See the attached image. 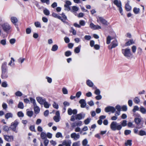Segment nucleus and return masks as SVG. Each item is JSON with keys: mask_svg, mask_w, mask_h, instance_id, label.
Returning a JSON list of instances; mask_svg holds the SVG:
<instances>
[{"mask_svg": "<svg viewBox=\"0 0 146 146\" xmlns=\"http://www.w3.org/2000/svg\"><path fill=\"white\" fill-rule=\"evenodd\" d=\"M121 52L125 57L128 59H131L133 57V54L130 49L129 48L122 49Z\"/></svg>", "mask_w": 146, "mask_h": 146, "instance_id": "obj_1", "label": "nucleus"}, {"mask_svg": "<svg viewBox=\"0 0 146 146\" xmlns=\"http://www.w3.org/2000/svg\"><path fill=\"white\" fill-rule=\"evenodd\" d=\"M110 128L113 131L116 130L119 131L121 129V126L119 123L116 121H112L110 125Z\"/></svg>", "mask_w": 146, "mask_h": 146, "instance_id": "obj_2", "label": "nucleus"}, {"mask_svg": "<svg viewBox=\"0 0 146 146\" xmlns=\"http://www.w3.org/2000/svg\"><path fill=\"white\" fill-rule=\"evenodd\" d=\"M0 27L1 26L3 31L6 33L9 32L11 28V25L8 23L5 22L3 24L0 23Z\"/></svg>", "mask_w": 146, "mask_h": 146, "instance_id": "obj_3", "label": "nucleus"}, {"mask_svg": "<svg viewBox=\"0 0 146 146\" xmlns=\"http://www.w3.org/2000/svg\"><path fill=\"white\" fill-rule=\"evenodd\" d=\"M142 119V118L141 117L135 118L134 121L136 124L137 128L140 129L143 127V124L141 123Z\"/></svg>", "mask_w": 146, "mask_h": 146, "instance_id": "obj_4", "label": "nucleus"}, {"mask_svg": "<svg viewBox=\"0 0 146 146\" xmlns=\"http://www.w3.org/2000/svg\"><path fill=\"white\" fill-rule=\"evenodd\" d=\"M19 123V122L17 120H15L13 122H12L10 128L12 130L16 133L18 132V130L17 129V127Z\"/></svg>", "mask_w": 146, "mask_h": 146, "instance_id": "obj_5", "label": "nucleus"}, {"mask_svg": "<svg viewBox=\"0 0 146 146\" xmlns=\"http://www.w3.org/2000/svg\"><path fill=\"white\" fill-rule=\"evenodd\" d=\"M97 21L98 23L99 22H101L103 24L107 26L109 25V23L107 21L103 18L102 17H97Z\"/></svg>", "mask_w": 146, "mask_h": 146, "instance_id": "obj_6", "label": "nucleus"}, {"mask_svg": "<svg viewBox=\"0 0 146 146\" xmlns=\"http://www.w3.org/2000/svg\"><path fill=\"white\" fill-rule=\"evenodd\" d=\"M3 137L4 139L8 142H11L14 140V137L12 135H4Z\"/></svg>", "mask_w": 146, "mask_h": 146, "instance_id": "obj_7", "label": "nucleus"}, {"mask_svg": "<svg viewBox=\"0 0 146 146\" xmlns=\"http://www.w3.org/2000/svg\"><path fill=\"white\" fill-rule=\"evenodd\" d=\"M105 112L107 113L111 112L112 113H114L116 109L113 107L108 106L105 108Z\"/></svg>", "mask_w": 146, "mask_h": 146, "instance_id": "obj_8", "label": "nucleus"}, {"mask_svg": "<svg viewBox=\"0 0 146 146\" xmlns=\"http://www.w3.org/2000/svg\"><path fill=\"white\" fill-rule=\"evenodd\" d=\"M70 137L75 141H76L80 138V135L78 133H73L70 135Z\"/></svg>", "mask_w": 146, "mask_h": 146, "instance_id": "obj_9", "label": "nucleus"}, {"mask_svg": "<svg viewBox=\"0 0 146 146\" xmlns=\"http://www.w3.org/2000/svg\"><path fill=\"white\" fill-rule=\"evenodd\" d=\"M37 101L41 105H43L46 101V99L40 97H38L36 98Z\"/></svg>", "mask_w": 146, "mask_h": 146, "instance_id": "obj_10", "label": "nucleus"}, {"mask_svg": "<svg viewBox=\"0 0 146 146\" xmlns=\"http://www.w3.org/2000/svg\"><path fill=\"white\" fill-rule=\"evenodd\" d=\"M85 116V114L84 113H81L76 115H75V119H76L81 120L84 118Z\"/></svg>", "mask_w": 146, "mask_h": 146, "instance_id": "obj_11", "label": "nucleus"}, {"mask_svg": "<svg viewBox=\"0 0 146 146\" xmlns=\"http://www.w3.org/2000/svg\"><path fill=\"white\" fill-rule=\"evenodd\" d=\"M111 46H109V49H111L113 48H114L118 46V43L117 41L114 40H113L111 43Z\"/></svg>", "mask_w": 146, "mask_h": 146, "instance_id": "obj_12", "label": "nucleus"}, {"mask_svg": "<svg viewBox=\"0 0 146 146\" xmlns=\"http://www.w3.org/2000/svg\"><path fill=\"white\" fill-rule=\"evenodd\" d=\"M90 26L92 29L94 30H97L101 28V27L100 26L95 25L93 23H91L90 24Z\"/></svg>", "mask_w": 146, "mask_h": 146, "instance_id": "obj_13", "label": "nucleus"}, {"mask_svg": "<svg viewBox=\"0 0 146 146\" xmlns=\"http://www.w3.org/2000/svg\"><path fill=\"white\" fill-rule=\"evenodd\" d=\"M79 103L80 104V107L82 108H84L85 107L86 104L85 101L84 99H81L79 101Z\"/></svg>", "mask_w": 146, "mask_h": 146, "instance_id": "obj_14", "label": "nucleus"}, {"mask_svg": "<svg viewBox=\"0 0 146 146\" xmlns=\"http://www.w3.org/2000/svg\"><path fill=\"white\" fill-rule=\"evenodd\" d=\"M129 0L127 1V3L125 4V8L127 11H129L131 9V7L129 5Z\"/></svg>", "mask_w": 146, "mask_h": 146, "instance_id": "obj_15", "label": "nucleus"}, {"mask_svg": "<svg viewBox=\"0 0 146 146\" xmlns=\"http://www.w3.org/2000/svg\"><path fill=\"white\" fill-rule=\"evenodd\" d=\"M11 22L14 24L15 25L18 22V19L17 18L15 17L12 16L11 17Z\"/></svg>", "mask_w": 146, "mask_h": 146, "instance_id": "obj_16", "label": "nucleus"}, {"mask_svg": "<svg viewBox=\"0 0 146 146\" xmlns=\"http://www.w3.org/2000/svg\"><path fill=\"white\" fill-rule=\"evenodd\" d=\"M114 4L118 7L122 6L121 1L119 0H115L113 1Z\"/></svg>", "mask_w": 146, "mask_h": 146, "instance_id": "obj_17", "label": "nucleus"}, {"mask_svg": "<svg viewBox=\"0 0 146 146\" xmlns=\"http://www.w3.org/2000/svg\"><path fill=\"white\" fill-rule=\"evenodd\" d=\"M1 70L2 71H7V63L5 62H3L1 66Z\"/></svg>", "mask_w": 146, "mask_h": 146, "instance_id": "obj_18", "label": "nucleus"}, {"mask_svg": "<svg viewBox=\"0 0 146 146\" xmlns=\"http://www.w3.org/2000/svg\"><path fill=\"white\" fill-rule=\"evenodd\" d=\"M34 107L35 113L36 114L38 113L40 111V108L37 105V104L34 106Z\"/></svg>", "mask_w": 146, "mask_h": 146, "instance_id": "obj_19", "label": "nucleus"}, {"mask_svg": "<svg viewBox=\"0 0 146 146\" xmlns=\"http://www.w3.org/2000/svg\"><path fill=\"white\" fill-rule=\"evenodd\" d=\"M7 71H2L1 77L3 79H5L7 78L8 75L7 73Z\"/></svg>", "mask_w": 146, "mask_h": 146, "instance_id": "obj_20", "label": "nucleus"}, {"mask_svg": "<svg viewBox=\"0 0 146 146\" xmlns=\"http://www.w3.org/2000/svg\"><path fill=\"white\" fill-rule=\"evenodd\" d=\"M120 125L121 126V129L122 127H125L127 125V121L126 120H123L120 122Z\"/></svg>", "mask_w": 146, "mask_h": 146, "instance_id": "obj_21", "label": "nucleus"}, {"mask_svg": "<svg viewBox=\"0 0 146 146\" xmlns=\"http://www.w3.org/2000/svg\"><path fill=\"white\" fill-rule=\"evenodd\" d=\"M13 117V115L12 113H8L6 114L5 117L6 119H8L9 118H12Z\"/></svg>", "mask_w": 146, "mask_h": 146, "instance_id": "obj_22", "label": "nucleus"}, {"mask_svg": "<svg viewBox=\"0 0 146 146\" xmlns=\"http://www.w3.org/2000/svg\"><path fill=\"white\" fill-rule=\"evenodd\" d=\"M139 111L143 114H145L146 113V109L144 107L141 106L139 108Z\"/></svg>", "mask_w": 146, "mask_h": 146, "instance_id": "obj_23", "label": "nucleus"}, {"mask_svg": "<svg viewBox=\"0 0 146 146\" xmlns=\"http://www.w3.org/2000/svg\"><path fill=\"white\" fill-rule=\"evenodd\" d=\"M87 85L90 87H92L94 86V84L93 82L90 80H88L86 81Z\"/></svg>", "mask_w": 146, "mask_h": 146, "instance_id": "obj_24", "label": "nucleus"}, {"mask_svg": "<svg viewBox=\"0 0 146 146\" xmlns=\"http://www.w3.org/2000/svg\"><path fill=\"white\" fill-rule=\"evenodd\" d=\"M135 42L133 40L131 39L125 43V45L127 46H130V45L134 44Z\"/></svg>", "mask_w": 146, "mask_h": 146, "instance_id": "obj_25", "label": "nucleus"}, {"mask_svg": "<svg viewBox=\"0 0 146 146\" xmlns=\"http://www.w3.org/2000/svg\"><path fill=\"white\" fill-rule=\"evenodd\" d=\"M143 52V49L141 47H139L137 50V54L139 56L141 55Z\"/></svg>", "mask_w": 146, "mask_h": 146, "instance_id": "obj_26", "label": "nucleus"}, {"mask_svg": "<svg viewBox=\"0 0 146 146\" xmlns=\"http://www.w3.org/2000/svg\"><path fill=\"white\" fill-rule=\"evenodd\" d=\"M125 146H131L132 145V140H128L125 143Z\"/></svg>", "mask_w": 146, "mask_h": 146, "instance_id": "obj_27", "label": "nucleus"}, {"mask_svg": "<svg viewBox=\"0 0 146 146\" xmlns=\"http://www.w3.org/2000/svg\"><path fill=\"white\" fill-rule=\"evenodd\" d=\"M61 15L63 18L62 19L61 18V19H60V20H61L63 22H65L67 19V17L63 13H62Z\"/></svg>", "mask_w": 146, "mask_h": 146, "instance_id": "obj_28", "label": "nucleus"}, {"mask_svg": "<svg viewBox=\"0 0 146 146\" xmlns=\"http://www.w3.org/2000/svg\"><path fill=\"white\" fill-rule=\"evenodd\" d=\"M133 100L134 102L136 104H138L140 101V99L138 97H135Z\"/></svg>", "mask_w": 146, "mask_h": 146, "instance_id": "obj_29", "label": "nucleus"}, {"mask_svg": "<svg viewBox=\"0 0 146 146\" xmlns=\"http://www.w3.org/2000/svg\"><path fill=\"white\" fill-rule=\"evenodd\" d=\"M81 46L79 45L78 47H76L74 50V51L75 53H79L80 52Z\"/></svg>", "mask_w": 146, "mask_h": 146, "instance_id": "obj_30", "label": "nucleus"}, {"mask_svg": "<svg viewBox=\"0 0 146 146\" xmlns=\"http://www.w3.org/2000/svg\"><path fill=\"white\" fill-rule=\"evenodd\" d=\"M52 15L54 17L58 18L59 19H61V17L56 13H53Z\"/></svg>", "mask_w": 146, "mask_h": 146, "instance_id": "obj_31", "label": "nucleus"}, {"mask_svg": "<svg viewBox=\"0 0 146 146\" xmlns=\"http://www.w3.org/2000/svg\"><path fill=\"white\" fill-rule=\"evenodd\" d=\"M58 46L56 44H54L52 46L51 50L53 51H55L58 50Z\"/></svg>", "mask_w": 146, "mask_h": 146, "instance_id": "obj_32", "label": "nucleus"}, {"mask_svg": "<svg viewBox=\"0 0 146 146\" xmlns=\"http://www.w3.org/2000/svg\"><path fill=\"white\" fill-rule=\"evenodd\" d=\"M11 60L8 64V65L11 66H13L14 65V62L15 61V60L13 58H11Z\"/></svg>", "mask_w": 146, "mask_h": 146, "instance_id": "obj_33", "label": "nucleus"}, {"mask_svg": "<svg viewBox=\"0 0 146 146\" xmlns=\"http://www.w3.org/2000/svg\"><path fill=\"white\" fill-rule=\"evenodd\" d=\"M40 137L42 139H46V134L44 132H42L41 133Z\"/></svg>", "mask_w": 146, "mask_h": 146, "instance_id": "obj_34", "label": "nucleus"}, {"mask_svg": "<svg viewBox=\"0 0 146 146\" xmlns=\"http://www.w3.org/2000/svg\"><path fill=\"white\" fill-rule=\"evenodd\" d=\"M138 134L140 136H143L146 135V133L145 131L141 130L139 131Z\"/></svg>", "mask_w": 146, "mask_h": 146, "instance_id": "obj_35", "label": "nucleus"}, {"mask_svg": "<svg viewBox=\"0 0 146 146\" xmlns=\"http://www.w3.org/2000/svg\"><path fill=\"white\" fill-rule=\"evenodd\" d=\"M25 60V58L20 57L17 60V61L19 64H21L24 62Z\"/></svg>", "mask_w": 146, "mask_h": 146, "instance_id": "obj_36", "label": "nucleus"}, {"mask_svg": "<svg viewBox=\"0 0 146 146\" xmlns=\"http://www.w3.org/2000/svg\"><path fill=\"white\" fill-rule=\"evenodd\" d=\"M44 14L46 15H49L50 14V11L48 10L47 9H45L43 11Z\"/></svg>", "mask_w": 146, "mask_h": 146, "instance_id": "obj_37", "label": "nucleus"}, {"mask_svg": "<svg viewBox=\"0 0 146 146\" xmlns=\"http://www.w3.org/2000/svg\"><path fill=\"white\" fill-rule=\"evenodd\" d=\"M30 100L31 103L33 104L34 106L36 105L35 100L34 99L32 98H30Z\"/></svg>", "mask_w": 146, "mask_h": 146, "instance_id": "obj_38", "label": "nucleus"}, {"mask_svg": "<svg viewBox=\"0 0 146 146\" xmlns=\"http://www.w3.org/2000/svg\"><path fill=\"white\" fill-rule=\"evenodd\" d=\"M139 9L136 7H134L133 9V11L134 13L136 14H137L139 13Z\"/></svg>", "mask_w": 146, "mask_h": 146, "instance_id": "obj_39", "label": "nucleus"}, {"mask_svg": "<svg viewBox=\"0 0 146 146\" xmlns=\"http://www.w3.org/2000/svg\"><path fill=\"white\" fill-rule=\"evenodd\" d=\"M18 107L20 109H23L24 108V105L23 103L21 102H19L18 105Z\"/></svg>", "mask_w": 146, "mask_h": 146, "instance_id": "obj_40", "label": "nucleus"}, {"mask_svg": "<svg viewBox=\"0 0 146 146\" xmlns=\"http://www.w3.org/2000/svg\"><path fill=\"white\" fill-rule=\"evenodd\" d=\"M64 10L65 11H68L71 10V8L70 6L64 5Z\"/></svg>", "mask_w": 146, "mask_h": 146, "instance_id": "obj_41", "label": "nucleus"}, {"mask_svg": "<svg viewBox=\"0 0 146 146\" xmlns=\"http://www.w3.org/2000/svg\"><path fill=\"white\" fill-rule=\"evenodd\" d=\"M112 38H111L110 36H108L107 38L106 43L107 44H110V41Z\"/></svg>", "mask_w": 146, "mask_h": 146, "instance_id": "obj_42", "label": "nucleus"}, {"mask_svg": "<svg viewBox=\"0 0 146 146\" xmlns=\"http://www.w3.org/2000/svg\"><path fill=\"white\" fill-rule=\"evenodd\" d=\"M35 26L36 27L41 28V25L40 22L38 21L35 22L34 23Z\"/></svg>", "mask_w": 146, "mask_h": 146, "instance_id": "obj_43", "label": "nucleus"}, {"mask_svg": "<svg viewBox=\"0 0 146 146\" xmlns=\"http://www.w3.org/2000/svg\"><path fill=\"white\" fill-rule=\"evenodd\" d=\"M43 105H44V107L46 108H48L50 106V104H49L46 101L44 103Z\"/></svg>", "mask_w": 146, "mask_h": 146, "instance_id": "obj_44", "label": "nucleus"}, {"mask_svg": "<svg viewBox=\"0 0 146 146\" xmlns=\"http://www.w3.org/2000/svg\"><path fill=\"white\" fill-rule=\"evenodd\" d=\"M60 119V117L54 116L53 117V119L56 122H58Z\"/></svg>", "mask_w": 146, "mask_h": 146, "instance_id": "obj_45", "label": "nucleus"}, {"mask_svg": "<svg viewBox=\"0 0 146 146\" xmlns=\"http://www.w3.org/2000/svg\"><path fill=\"white\" fill-rule=\"evenodd\" d=\"M72 54V52L70 51H67L65 52V55L66 56L68 57L71 56Z\"/></svg>", "mask_w": 146, "mask_h": 146, "instance_id": "obj_46", "label": "nucleus"}, {"mask_svg": "<svg viewBox=\"0 0 146 146\" xmlns=\"http://www.w3.org/2000/svg\"><path fill=\"white\" fill-rule=\"evenodd\" d=\"M27 114L29 117H31L33 114V112L32 111H27Z\"/></svg>", "mask_w": 146, "mask_h": 146, "instance_id": "obj_47", "label": "nucleus"}, {"mask_svg": "<svg viewBox=\"0 0 146 146\" xmlns=\"http://www.w3.org/2000/svg\"><path fill=\"white\" fill-rule=\"evenodd\" d=\"M10 127L7 125H4L3 127V129L5 131L8 132L9 130Z\"/></svg>", "mask_w": 146, "mask_h": 146, "instance_id": "obj_48", "label": "nucleus"}, {"mask_svg": "<svg viewBox=\"0 0 146 146\" xmlns=\"http://www.w3.org/2000/svg\"><path fill=\"white\" fill-rule=\"evenodd\" d=\"M72 11L73 12L77 11L78 10V8L76 6H73L72 7Z\"/></svg>", "mask_w": 146, "mask_h": 146, "instance_id": "obj_49", "label": "nucleus"}, {"mask_svg": "<svg viewBox=\"0 0 146 146\" xmlns=\"http://www.w3.org/2000/svg\"><path fill=\"white\" fill-rule=\"evenodd\" d=\"M88 143V141L87 139H86L83 140L82 141V144L83 145L85 146L87 145Z\"/></svg>", "mask_w": 146, "mask_h": 146, "instance_id": "obj_50", "label": "nucleus"}, {"mask_svg": "<svg viewBox=\"0 0 146 146\" xmlns=\"http://www.w3.org/2000/svg\"><path fill=\"white\" fill-rule=\"evenodd\" d=\"M15 95L18 96H21L23 95L22 93L20 91H18L15 93Z\"/></svg>", "mask_w": 146, "mask_h": 146, "instance_id": "obj_51", "label": "nucleus"}, {"mask_svg": "<svg viewBox=\"0 0 146 146\" xmlns=\"http://www.w3.org/2000/svg\"><path fill=\"white\" fill-rule=\"evenodd\" d=\"M80 141H78L73 143L72 146H80Z\"/></svg>", "mask_w": 146, "mask_h": 146, "instance_id": "obj_52", "label": "nucleus"}, {"mask_svg": "<svg viewBox=\"0 0 146 146\" xmlns=\"http://www.w3.org/2000/svg\"><path fill=\"white\" fill-rule=\"evenodd\" d=\"M91 120V118H88L87 119H85L84 121V123L86 125H87L88 124Z\"/></svg>", "mask_w": 146, "mask_h": 146, "instance_id": "obj_53", "label": "nucleus"}, {"mask_svg": "<svg viewBox=\"0 0 146 146\" xmlns=\"http://www.w3.org/2000/svg\"><path fill=\"white\" fill-rule=\"evenodd\" d=\"M62 144L63 145H65L66 146H70V143H69L66 141H63Z\"/></svg>", "mask_w": 146, "mask_h": 146, "instance_id": "obj_54", "label": "nucleus"}, {"mask_svg": "<svg viewBox=\"0 0 146 146\" xmlns=\"http://www.w3.org/2000/svg\"><path fill=\"white\" fill-rule=\"evenodd\" d=\"M139 108L137 106H135L133 108V111L135 113V112L136 111H138L139 110Z\"/></svg>", "mask_w": 146, "mask_h": 146, "instance_id": "obj_55", "label": "nucleus"}, {"mask_svg": "<svg viewBox=\"0 0 146 146\" xmlns=\"http://www.w3.org/2000/svg\"><path fill=\"white\" fill-rule=\"evenodd\" d=\"M80 25L81 26H84L85 25V21L83 20H80L79 21Z\"/></svg>", "mask_w": 146, "mask_h": 146, "instance_id": "obj_56", "label": "nucleus"}, {"mask_svg": "<svg viewBox=\"0 0 146 146\" xmlns=\"http://www.w3.org/2000/svg\"><path fill=\"white\" fill-rule=\"evenodd\" d=\"M17 115L19 117H24V116L23 113L21 111L18 112L17 113Z\"/></svg>", "mask_w": 146, "mask_h": 146, "instance_id": "obj_57", "label": "nucleus"}, {"mask_svg": "<svg viewBox=\"0 0 146 146\" xmlns=\"http://www.w3.org/2000/svg\"><path fill=\"white\" fill-rule=\"evenodd\" d=\"M0 43L3 46H5L6 44V40L5 39H3L1 40Z\"/></svg>", "mask_w": 146, "mask_h": 146, "instance_id": "obj_58", "label": "nucleus"}, {"mask_svg": "<svg viewBox=\"0 0 146 146\" xmlns=\"http://www.w3.org/2000/svg\"><path fill=\"white\" fill-rule=\"evenodd\" d=\"M62 92L63 94H66L68 93V90L67 89L64 87L62 88Z\"/></svg>", "mask_w": 146, "mask_h": 146, "instance_id": "obj_59", "label": "nucleus"}, {"mask_svg": "<svg viewBox=\"0 0 146 146\" xmlns=\"http://www.w3.org/2000/svg\"><path fill=\"white\" fill-rule=\"evenodd\" d=\"M56 137V138H59V137H62V133L60 132H57L55 135Z\"/></svg>", "mask_w": 146, "mask_h": 146, "instance_id": "obj_60", "label": "nucleus"}, {"mask_svg": "<svg viewBox=\"0 0 146 146\" xmlns=\"http://www.w3.org/2000/svg\"><path fill=\"white\" fill-rule=\"evenodd\" d=\"M65 4L64 5H66L67 6H70V5H71L72 3L71 2L67 0L66 1H65Z\"/></svg>", "mask_w": 146, "mask_h": 146, "instance_id": "obj_61", "label": "nucleus"}, {"mask_svg": "<svg viewBox=\"0 0 146 146\" xmlns=\"http://www.w3.org/2000/svg\"><path fill=\"white\" fill-rule=\"evenodd\" d=\"M53 107L56 109H58V104H56L55 102H54L52 105Z\"/></svg>", "mask_w": 146, "mask_h": 146, "instance_id": "obj_62", "label": "nucleus"}, {"mask_svg": "<svg viewBox=\"0 0 146 146\" xmlns=\"http://www.w3.org/2000/svg\"><path fill=\"white\" fill-rule=\"evenodd\" d=\"M46 78L47 79V82L49 83H51L52 82V80L51 78L48 76H46Z\"/></svg>", "mask_w": 146, "mask_h": 146, "instance_id": "obj_63", "label": "nucleus"}, {"mask_svg": "<svg viewBox=\"0 0 146 146\" xmlns=\"http://www.w3.org/2000/svg\"><path fill=\"white\" fill-rule=\"evenodd\" d=\"M94 93L96 95H100V91L99 89H96L94 92Z\"/></svg>", "mask_w": 146, "mask_h": 146, "instance_id": "obj_64", "label": "nucleus"}]
</instances>
